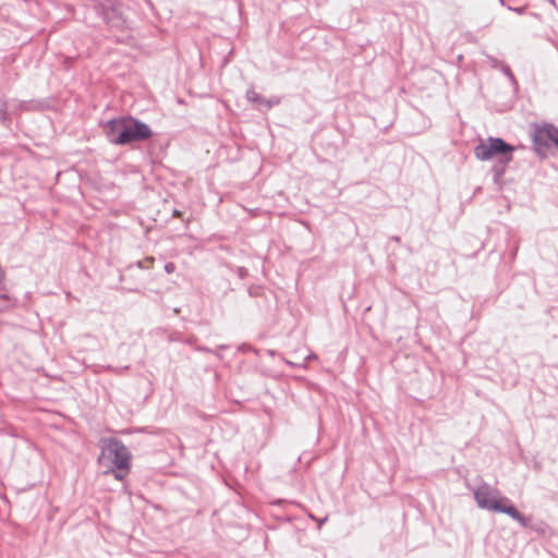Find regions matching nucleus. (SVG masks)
<instances>
[{
    "label": "nucleus",
    "instance_id": "f257e3e1",
    "mask_svg": "<svg viewBox=\"0 0 558 558\" xmlns=\"http://www.w3.org/2000/svg\"><path fill=\"white\" fill-rule=\"evenodd\" d=\"M473 494L478 508L508 514L523 527L529 525V520L511 504L509 498L502 496L497 488L489 484H481Z\"/></svg>",
    "mask_w": 558,
    "mask_h": 558
},
{
    "label": "nucleus",
    "instance_id": "f03ea898",
    "mask_svg": "<svg viewBox=\"0 0 558 558\" xmlns=\"http://www.w3.org/2000/svg\"><path fill=\"white\" fill-rule=\"evenodd\" d=\"M513 151L514 147L499 137H488L481 141L474 148V155L478 160L486 161L498 158L504 163L512 161Z\"/></svg>",
    "mask_w": 558,
    "mask_h": 558
},
{
    "label": "nucleus",
    "instance_id": "7ed1b4c3",
    "mask_svg": "<svg viewBox=\"0 0 558 558\" xmlns=\"http://www.w3.org/2000/svg\"><path fill=\"white\" fill-rule=\"evenodd\" d=\"M100 463L107 462L117 470H130L131 453L123 442L117 438L101 440Z\"/></svg>",
    "mask_w": 558,
    "mask_h": 558
},
{
    "label": "nucleus",
    "instance_id": "20e7f679",
    "mask_svg": "<svg viewBox=\"0 0 558 558\" xmlns=\"http://www.w3.org/2000/svg\"><path fill=\"white\" fill-rule=\"evenodd\" d=\"M121 135L119 145H128L133 142H141L149 138L153 135V132L148 124L135 118L128 117V123Z\"/></svg>",
    "mask_w": 558,
    "mask_h": 558
},
{
    "label": "nucleus",
    "instance_id": "39448f33",
    "mask_svg": "<svg viewBox=\"0 0 558 558\" xmlns=\"http://www.w3.org/2000/svg\"><path fill=\"white\" fill-rule=\"evenodd\" d=\"M126 123L128 117H123L118 119H111L105 124L104 130L108 141L111 144H120V138L122 136L121 134L123 133Z\"/></svg>",
    "mask_w": 558,
    "mask_h": 558
},
{
    "label": "nucleus",
    "instance_id": "423d86ee",
    "mask_svg": "<svg viewBox=\"0 0 558 558\" xmlns=\"http://www.w3.org/2000/svg\"><path fill=\"white\" fill-rule=\"evenodd\" d=\"M246 100L253 105H255V108L258 110H269L274 106H277L280 104V98L277 96H274L271 98H264L262 97L255 89L251 88L245 94Z\"/></svg>",
    "mask_w": 558,
    "mask_h": 558
},
{
    "label": "nucleus",
    "instance_id": "0eeeda50",
    "mask_svg": "<svg viewBox=\"0 0 558 558\" xmlns=\"http://www.w3.org/2000/svg\"><path fill=\"white\" fill-rule=\"evenodd\" d=\"M112 473H113V475H114V477L117 480L122 481L126 476V474L129 473V470H121L120 471V470H117V469L113 468L112 469Z\"/></svg>",
    "mask_w": 558,
    "mask_h": 558
},
{
    "label": "nucleus",
    "instance_id": "6e6552de",
    "mask_svg": "<svg viewBox=\"0 0 558 558\" xmlns=\"http://www.w3.org/2000/svg\"><path fill=\"white\" fill-rule=\"evenodd\" d=\"M165 270H166V272H168V274H172V272H174V270H175V265H174L173 263H171V262H170V263H167V264L165 265Z\"/></svg>",
    "mask_w": 558,
    "mask_h": 558
},
{
    "label": "nucleus",
    "instance_id": "1a4fd4ad",
    "mask_svg": "<svg viewBox=\"0 0 558 558\" xmlns=\"http://www.w3.org/2000/svg\"><path fill=\"white\" fill-rule=\"evenodd\" d=\"M505 74H507V76L510 80H514L513 74H512V72L510 71V69L508 66L505 69Z\"/></svg>",
    "mask_w": 558,
    "mask_h": 558
},
{
    "label": "nucleus",
    "instance_id": "9d476101",
    "mask_svg": "<svg viewBox=\"0 0 558 558\" xmlns=\"http://www.w3.org/2000/svg\"><path fill=\"white\" fill-rule=\"evenodd\" d=\"M509 9L512 10V8H509ZM513 11L519 14H522L524 12V8H515V9H513Z\"/></svg>",
    "mask_w": 558,
    "mask_h": 558
},
{
    "label": "nucleus",
    "instance_id": "9b49d317",
    "mask_svg": "<svg viewBox=\"0 0 558 558\" xmlns=\"http://www.w3.org/2000/svg\"><path fill=\"white\" fill-rule=\"evenodd\" d=\"M315 355H307V359H315Z\"/></svg>",
    "mask_w": 558,
    "mask_h": 558
}]
</instances>
